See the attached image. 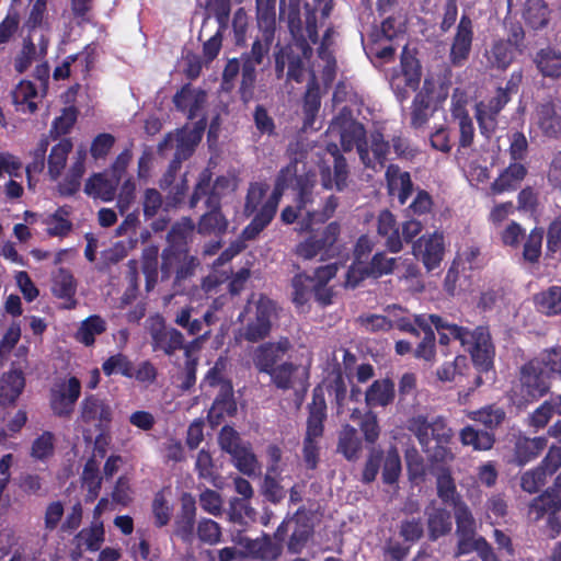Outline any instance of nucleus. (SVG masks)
Returning a JSON list of instances; mask_svg holds the SVG:
<instances>
[{
  "label": "nucleus",
  "instance_id": "49",
  "mask_svg": "<svg viewBox=\"0 0 561 561\" xmlns=\"http://www.w3.org/2000/svg\"><path fill=\"white\" fill-rule=\"evenodd\" d=\"M468 417L483 424L486 428L497 427L505 417V412L494 405L484 407L477 411L468 412Z\"/></svg>",
  "mask_w": 561,
  "mask_h": 561
},
{
  "label": "nucleus",
  "instance_id": "28",
  "mask_svg": "<svg viewBox=\"0 0 561 561\" xmlns=\"http://www.w3.org/2000/svg\"><path fill=\"white\" fill-rule=\"evenodd\" d=\"M24 385V376L21 370L12 369L4 374L0 379V401L13 403L21 394Z\"/></svg>",
  "mask_w": 561,
  "mask_h": 561
},
{
  "label": "nucleus",
  "instance_id": "33",
  "mask_svg": "<svg viewBox=\"0 0 561 561\" xmlns=\"http://www.w3.org/2000/svg\"><path fill=\"white\" fill-rule=\"evenodd\" d=\"M325 409L327 407L324 399L314 394L313 403L310 407V414L307 422V433L305 438L318 440L322 436Z\"/></svg>",
  "mask_w": 561,
  "mask_h": 561
},
{
  "label": "nucleus",
  "instance_id": "53",
  "mask_svg": "<svg viewBox=\"0 0 561 561\" xmlns=\"http://www.w3.org/2000/svg\"><path fill=\"white\" fill-rule=\"evenodd\" d=\"M198 539L209 546L217 545L221 539V528L218 523L209 518H202L196 528Z\"/></svg>",
  "mask_w": 561,
  "mask_h": 561
},
{
  "label": "nucleus",
  "instance_id": "11",
  "mask_svg": "<svg viewBox=\"0 0 561 561\" xmlns=\"http://www.w3.org/2000/svg\"><path fill=\"white\" fill-rule=\"evenodd\" d=\"M413 255L421 260L427 271L436 268L444 256V237L439 232L424 234L412 244Z\"/></svg>",
  "mask_w": 561,
  "mask_h": 561
},
{
  "label": "nucleus",
  "instance_id": "50",
  "mask_svg": "<svg viewBox=\"0 0 561 561\" xmlns=\"http://www.w3.org/2000/svg\"><path fill=\"white\" fill-rule=\"evenodd\" d=\"M158 247H147L142 251V272L146 275V287L150 290L154 287L158 278Z\"/></svg>",
  "mask_w": 561,
  "mask_h": 561
},
{
  "label": "nucleus",
  "instance_id": "48",
  "mask_svg": "<svg viewBox=\"0 0 561 561\" xmlns=\"http://www.w3.org/2000/svg\"><path fill=\"white\" fill-rule=\"evenodd\" d=\"M227 227V219L217 208H215L202 216L197 231L202 234H219L225 232Z\"/></svg>",
  "mask_w": 561,
  "mask_h": 561
},
{
  "label": "nucleus",
  "instance_id": "6",
  "mask_svg": "<svg viewBox=\"0 0 561 561\" xmlns=\"http://www.w3.org/2000/svg\"><path fill=\"white\" fill-rule=\"evenodd\" d=\"M147 329L153 351H161L172 356L176 351L191 350L188 345H184V335L179 330L167 327L161 316L150 317L147 320Z\"/></svg>",
  "mask_w": 561,
  "mask_h": 561
},
{
  "label": "nucleus",
  "instance_id": "42",
  "mask_svg": "<svg viewBox=\"0 0 561 561\" xmlns=\"http://www.w3.org/2000/svg\"><path fill=\"white\" fill-rule=\"evenodd\" d=\"M448 89L439 79L430 77L424 80L423 87L415 98L423 99L426 103L436 106V104L446 100Z\"/></svg>",
  "mask_w": 561,
  "mask_h": 561
},
{
  "label": "nucleus",
  "instance_id": "57",
  "mask_svg": "<svg viewBox=\"0 0 561 561\" xmlns=\"http://www.w3.org/2000/svg\"><path fill=\"white\" fill-rule=\"evenodd\" d=\"M236 467L244 474H255L259 466L254 454L247 447L241 446L236 453L231 454Z\"/></svg>",
  "mask_w": 561,
  "mask_h": 561
},
{
  "label": "nucleus",
  "instance_id": "17",
  "mask_svg": "<svg viewBox=\"0 0 561 561\" xmlns=\"http://www.w3.org/2000/svg\"><path fill=\"white\" fill-rule=\"evenodd\" d=\"M288 348L287 340L262 344L254 351L253 363L260 371L270 374L276 368L275 364L283 358Z\"/></svg>",
  "mask_w": 561,
  "mask_h": 561
},
{
  "label": "nucleus",
  "instance_id": "51",
  "mask_svg": "<svg viewBox=\"0 0 561 561\" xmlns=\"http://www.w3.org/2000/svg\"><path fill=\"white\" fill-rule=\"evenodd\" d=\"M293 301L298 307H304L313 291V279L310 276L299 274L293 278Z\"/></svg>",
  "mask_w": 561,
  "mask_h": 561
},
{
  "label": "nucleus",
  "instance_id": "46",
  "mask_svg": "<svg viewBox=\"0 0 561 561\" xmlns=\"http://www.w3.org/2000/svg\"><path fill=\"white\" fill-rule=\"evenodd\" d=\"M248 547L250 552L255 558L263 561H274L280 556L282 552V546L268 537L253 540Z\"/></svg>",
  "mask_w": 561,
  "mask_h": 561
},
{
  "label": "nucleus",
  "instance_id": "13",
  "mask_svg": "<svg viewBox=\"0 0 561 561\" xmlns=\"http://www.w3.org/2000/svg\"><path fill=\"white\" fill-rule=\"evenodd\" d=\"M390 153L389 144L383 139L379 131L371 133L368 139L358 144V154L366 168L379 171L383 168L388 154Z\"/></svg>",
  "mask_w": 561,
  "mask_h": 561
},
{
  "label": "nucleus",
  "instance_id": "47",
  "mask_svg": "<svg viewBox=\"0 0 561 561\" xmlns=\"http://www.w3.org/2000/svg\"><path fill=\"white\" fill-rule=\"evenodd\" d=\"M436 488L438 496L445 503H450L454 505L459 503L456 484L448 469L442 468L437 471Z\"/></svg>",
  "mask_w": 561,
  "mask_h": 561
},
{
  "label": "nucleus",
  "instance_id": "41",
  "mask_svg": "<svg viewBox=\"0 0 561 561\" xmlns=\"http://www.w3.org/2000/svg\"><path fill=\"white\" fill-rule=\"evenodd\" d=\"M106 330V322L100 316H90L83 320L76 333V339L85 346L93 345L95 336Z\"/></svg>",
  "mask_w": 561,
  "mask_h": 561
},
{
  "label": "nucleus",
  "instance_id": "2",
  "mask_svg": "<svg viewBox=\"0 0 561 561\" xmlns=\"http://www.w3.org/2000/svg\"><path fill=\"white\" fill-rule=\"evenodd\" d=\"M552 377L561 378V347L542 351L520 370V387L526 402L542 397L550 388Z\"/></svg>",
  "mask_w": 561,
  "mask_h": 561
},
{
  "label": "nucleus",
  "instance_id": "62",
  "mask_svg": "<svg viewBox=\"0 0 561 561\" xmlns=\"http://www.w3.org/2000/svg\"><path fill=\"white\" fill-rule=\"evenodd\" d=\"M55 437L50 432H44L32 444L31 456L37 460H45L54 453Z\"/></svg>",
  "mask_w": 561,
  "mask_h": 561
},
{
  "label": "nucleus",
  "instance_id": "34",
  "mask_svg": "<svg viewBox=\"0 0 561 561\" xmlns=\"http://www.w3.org/2000/svg\"><path fill=\"white\" fill-rule=\"evenodd\" d=\"M195 504L184 501L182 512L175 522V534L185 542H192L194 538Z\"/></svg>",
  "mask_w": 561,
  "mask_h": 561
},
{
  "label": "nucleus",
  "instance_id": "18",
  "mask_svg": "<svg viewBox=\"0 0 561 561\" xmlns=\"http://www.w3.org/2000/svg\"><path fill=\"white\" fill-rule=\"evenodd\" d=\"M329 131L331 135H339L344 151H350L354 146L363 144L365 130L362 124L351 119H335L332 122Z\"/></svg>",
  "mask_w": 561,
  "mask_h": 561
},
{
  "label": "nucleus",
  "instance_id": "14",
  "mask_svg": "<svg viewBox=\"0 0 561 561\" xmlns=\"http://www.w3.org/2000/svg\"><path fill=\"white\" fill-rule=\"evenodd\" d=\"M561 508V502L556 496L543 494L535 499L529 506V516L538 520L548 514L547 527L550 538H556L561 533V517L557 513Z\"/></svg>",
  "mask_w": 561,
  "mask_h": 561
},
{
  "label": "nucleus",
  "instance_id": "31",
  "mask_svg": "<svg viewBox=\"0 0 561 561\" xmlns=\"http://www.w3.org/2000/svg\"><path fill=\"white\" fill-rule=\"evenodd\" d=\"M427 526L430 537L435 540L451 529L450 514L442 507L432 504L427 511Z\"/></svg>",
  "mask_w": 561,
  "mask_h": 561
},
{
  "label": "nucleus",
  "instance_id": "39",
  "mask_svg": "<svg viewBox=\"0 0 561 561\" xmlns=\"http://www.w3.org/2000/svg\"><path fill=\"white\" fill-rule=\"evenodd\" d=\"M460 442L465 446H471L474 450H489L493 447L494 436L488 431H479L468 425L459 433Z\"/></svg>",
  "mask_w": 561,
  "mask_h": 561
},
{
  "label": "nucleus",
  "instance_id": "10",
  "mask_svg": "<svg viewBox=\"0 0 561 561\" xmlns=\"http://www.w3.org/2000/svg\"><path fill=\"white\" fill-rule=\"evenodd\" d=\"M414 322L424 332V337L415 348L414 356L432 362L435 357V334L431 327L434 325L440 332V329H448L451 324L436 314H415Z\"/></svg>",
  "mask_w": 561,
  "mask_h": 561
},
{
  "label": "nucleus",
  "instance_id": "36",
  "mask_svg": "<svg viewBox=\"0 0 561 561\" xmlns=\"http://www.w3.org/2000/svg\"><path fill=\"white\" fill-rule=\"evenodd\" d=\"M37 96V90L30 81H21L12 91V99L18 110L23 113H34L37 104L34 99Z\"/></svg>",
  "mask_w": 561,
  "mask_h": 561
},
{
  "label": "nucleus",
  "instance_id": "56",
  "mask_svg": "<svg viewBox=\"0 0 561 561\" xmlns=\"http://www.w3.org/2000/svg\"><path fill=\"white\" fill-rule=\"evenodd\" d=\"M68 211L64 208L58 209L55 214L46 219V231L50 236L62 237L71 229V222L67 219Z\"/></svg>",
  "mask_w": 561,
  "mask_h": 561
},
{
  "label": "nucleus",
  "instance_id": "43",
  "mask_svg": "<svg viewBox=\"0 0 561 561\" xmlns=\"http://www.w3.org/2000/svg\"><path fill=\"white\" fill-rule=\"evenodd\" d=\"M268 375L277 388L289 389L296 386L300 375L302 376L305 373L300 371L297 366L285 363L271 370Z\"/></svg>",
  "mask_w": 561,
  "mask_h": 561
},
{
  "label": "nucleus",
  "instance_id": "3",
  "mask_svg": "<svg viewBox=\"0 0 561 561\" xmlns=\"http://www.w3.org/2000/svg\"><path fill=\"white\" fill-rule=\"evenodd\" d=\"M277 317V306L273 300L263 295L259 297L253 295L239 316L242 327L237 339L252 343L264 340L268 336Z\"/></svg>",
  "mask_w": 561,
  "mask_h": 561
},
{
  "label": "nucleus",
  "instance_id": "59",
  "mask_svg": "<svg viewBox=\"0 0 561 561\" xmlns=\"http://www.w3.org/2000/svg\"><path fill=\"white\" fill-rule=\"evenodd\" d=\"M102 369L105 375L111 376L113 374H122L126 377L134 376V369L131 363L128 358L123 354H116L107 358L103 365Z\"/></svg>",
  "mask_w": 561,
  "mask_h": 561
},
{
  "label": "nucleus",
  "instance_id": "27",
  "mask_svg": "<svg viewBox=\"0 0 561 561\" xmlns=\"http://www.w3.org/2000/svg\"><path fill=\"white\" fill-rule=\"evenodd\" d=\"M276 3L256 0L257 27L263 39L273 41L276 28Z\"/></svg>",
  "mask_w": 561,
  "mask_h": 561
},
{
  "label": "nucleus",
  "instance_id": "45",
  "mask_svg": "<svg viewBox=\"0 0 561 561\" xmlns=\"http://www.w3.org/2000/svg\"><path fill=\"white\" fill-rule=\"evenodd\" d=\"M538 309L548 316L561 313V286H552L536 296Z\"/></svg>",
  "mask_w": 561,
  "mask_h": 561
},
{
  "label": "nucleus",
  "instance_id": "40",
  "mask_svg": "<svg viewBox=\"0 0 561 561\" xmlns=\"http://www.w3.org/2000/svg\"><path fill=\"white\" fill-rule=\"evenodd\" d=\"M334 34V30L329 27L325 31L320 47L318 49V55L324 62L323 78L327 83L331 82L335 76V59L332 51Z\"/></svg>",
  "mask_w": 561,
  "mask_h": 561
},
{
  "label": "nucleus",
  "instance_id": "60",
  "mask_svg": "<svg viewBox=\"0 0 561 561\" xmlns=\"http://www.w3.org/2000/svg\"><path fill=\"white\" fill-rule=\"evenodd\" d=\"M397 259L387 257L385 253H376L368 267H366L367 275L373 277H380L393 272Z\"/></svg>",
  "mask_w": 561,
  "mask_h": 561
},
{
  "label": "nucleus",
  "instance_id": "61",
  "mask_svg": "<svg viewBox=\"0 0 561 561\" xmlns=\"http://www.w3.org/2000/svg\"><path fill=\"white\" fill-rule=\"evenodd\" d=\"M83 486L88 490L89 500L93 501L101 488V479L99 477L98 466L93 460L85 463L82 472Z\"/></svg>",
  "mask_w": 561,
  "mask_h": 561
},
{
  "label": "nucleus",
  "instance_id": "26",
  "mask_svg": "<svg viewBox=\"0 0 561 561\" xmlns=\"http://www.w3.org/2000/svg\"><path fill=\"white\" fill-rule=\"evenodd\" d=\"M551 14L552 11L545 0H526L523 16L533 28L546 27L550 22Z\"/></svg>",
  "mask_w": 561,
  "mask_h": 561
},
{
  "label": "nucleus",
  "instance_id": "24",
  "mask_svg": "<svg viewBox=\"0 0 561 561\" xmlns=\"http://www.w3.org/2000/svg\"><path fill=\"white\" fill-rule=\"evenodd\" d=\"M236 411L237 404L232 398V386L224 383L222 391H219L208 412V421L211 425H218L222 417L231 416Z\"/></svg>",
  "mask_w": 561,
  "mask_h": 561
},
{
  "label": "nucleus",
  "instance_id": "29",
  "mask_svg": "<svg viewBox=\"0 0 561 561\" xmlns=\"http://www.w3.org/2000/svg\"><path fill=\"white\" fill-rule=\"evenodd\" d=\"M394 397L393 383L388 379L374 381L365 393V401L369 408L386 407Z\"/></svg>",
  "mask_w": 561,
  "mask_h": 561
},
{
  "label": "nucleus",
  "instance_id": "54",
  "mask_svg": "<svg viewBox=\"0 0 561 561\" xmlns=\"http://www.w3.org/2000/svg\"><path fill=\"white\" fill-rule=\"evenodd\" d=\"M340 236V225L337 222H330L323 231L313 234L314 241L320 245L327 255L332 256L335 253V243Z\"/></svg>",
  "mask_w": 561,
  "mask_h": 561
},
{
  "label": "nucleus",
  "instance_id": "15",
  "mask_svg": "<svg viewBox=\"0 0 561 561\" xmlns=\"http://www.w3.org/2000/svg\"><path fill=\"white\" fill-rule=\"evenodd\" d=\"M508 101L510 95L507 91L500 88L490 100L481 101L477 104L476 116L483 134L494 130L496 116Z\"/></svg>",
  "mask_w": 561,
  "mask_h": 561
},
{
  "label": "nucleus",
  "instance_id": "4",
  "mask_svg": "<svg viewBox=\"0 0 561 561\" xmlns=\"http://www.w3.org/2000/svg\"><path fill=\"white\" fill-rule=\"evenodd\" d=\"M450 334L461 345H469L472 360L481 371H489L493 366L494 348L491 343L490 333L485 328L479 327L470 332L461 327L453 324L448 327Z\"/></svg>",
  "mask_w": 561,
  "mask_h": 561
},
{
  "label": "nucleus",
  "instance_id": "19",
  "mask_svg": "<svg viewBox=\"0 0 561 561\" xmlns=\"http://www.w3.org/2000/svg\"><path fill=\"white\" fill-rule=\"evenodd\" d=\"M377 233L385 239L386 248L392 252L398 253L402 250V239L400 236V228L394 215L383 209L377 217Z\"/></svg>",
  "mask_w": 561,
  "mask_h": 561
},
{
  "label": "nucleus",
  "instance_id": "12",
  "mask_svg": "<svg viewBox=\"0 0 561 561\" xmlns=\"http://www.w3.org/2000/svg\"><path fill=\"white\" fill-rule=\"evenodd\" d=\"M473 41V24L468 15H462L453 37L449 61L455 67L462 66L469 58Z\"/></svg>",
  "mask_w": 561,
  "mask_h": 561
},
{
  "label": "nucleus",
  "instance_id": "58",
  "mask_svg": "<svg viewBox=\"0 0 561 561\" xmlns=\"http://www.w3.org/2000/svg\"><path fill=\"white\" fill-rule=\"evenodd\" d=\"M435 111V106L426 103L423 99L415 98L411 111V126L415 129L423 128Z\"/></svg>",
  "mask_w": 561,
  "mask_h": 561
},
{
  "label": "nucleus",
  "instance_id": "37",
  "mask_svg": "<svg viewBox=\"0 0 561 561\" xmlns=\"http://www.w3.org/2000/svg\"><path fill=\"white\" fill-rule=\"evenodd\" d=\"M320 92L316 81L312 79L304 99V130L314 128V121L320 110Z\"/></svg>",
  "mask_w": 561,
  "mask_h": 561
},
{
  "label": "nucleus",
  "instance_id": "22",
  "mask_svg": "<svg viewBox=\"0 0 561 561\" xmlns=\"http://www.w3.org/2000/svg\"><path fill=\"white\" fill-rule=\"evenodd\" d=\"M118 183L117 176L114 178L107 173H98L87 181L84 192L94 198L108 202L114 198Z\"/></svg>",
  "mask_w": 561,
  "mask_h": 561
},
{
  "label": "nucleus",
  "instance_id": "20",
  "mask_svg": "<svg viewBox=\"0 0 561 561\" xmlns=\"http://www.w3.org/2000/svg\"><path fill=\"white\" fill-rule=\"evenodd\" d=\"M333 165L322 167L321 183L327 190L343 191L348 184V170L345 159L332 152Z\"/></svg>",
  "mask_w": 561,
  "mask_h": 561
},
{
  "label": "nucleus",
  "instance_id": "44",
  "mask_svg": "<svg viewBox=\"0 0 561 561\" xmlns=\"http://www.w3.org/2000/svg\"><path fill=\"white\" fill-rule=\"evenodd\" d=\"M537 67L546 77H561V53L552 49H542L536 58Z\"/></svg>",
  "mask_w": 561,
  "mask_h": 561
},
{
  "label": "nucleus",
  "instance_id": "5",
  "mask_svg": "<svg viewBox=\"0 0 561 561\" xmlns=\"http://www.w3.org/2000/svg\"><path fill=\"white\" fill-rule=\"evenodd\" d=\"M81 396V381L76 376L57 379L49 390V408L53 414L70 419Z\"/></svg>",
  "mask_w": 561,
  "mask_h": 561
},
{
  "label": "nucleus",
  "instance_id": "23",
  "mask_svg": "<svg viewBox=\"0 0 561 561\" xmlns=\"http://www.w3.org/2000/svg\"><path fill=\"white\" fill-rule=\"evenodd\" d=\"M175 106L187 113L188 118H195L198 111L206 102V93L199 89H192L190 85L184 87L180 92L174 95Z\"/></svg>",
  "mask_w": 561,
  "mask_h": 561
},
{
  "label": "nucleus",
  "instance_id": "9",
  "mask_svg": "<svg viewBox=\"0 0 561 561\" xmlns=\"http://www.w3.org/2000/svg\"><path fill=\"white\" fill-rule=\"evenodd\" d=\"M420 78L419 61L404 49L401 57V71L391 78V88L400 100H405L409 92L417 88Z\"/></svg>",
  "mask_w": 561,
  "mask_h": 561
},
{
  "label": "nucleus",
  "instance_id": "21",
  "mask_svg": "<svg viewBox=\"0 0 561 561\" xmlns=\"http://www.w3.org/2000/svg\"><path fill=\"white\" fill-rule=\"evenodd\" d=\"M386 180L389 195L397 196L399 203L404 205L413 191L410 173L390 164L386 171Z\"/></svg>",
  "mask_w": 561,
  "mask_h": 561
},
{
  "label": "nucleus",
  "instance_id": "7",
  "mask_svg": "<svg viewBox=\"0 0 561 561\" xmlns=\"http://www.w3.org/2000/svg\"><path fill=\"white\" fill-rule=\"evenodd\" d=\"M113 414V408L107 400L89 394L80 402L78 420L103 432L108 428Z\"/></svg>",
  "mask_w": 561,
  "mask_h": 561
},
{
  "label": "nucleus",
  "instance_id": "32",
  "mask_svg": "<svg viewBox=\"0 0 561 561\" xmlns=\"http://www.w3.org/2000/svg\"><path fill=\"white\" fill-rule=\"evenodd\" d=\"M84 160H85V151L78 150L76 161L70 167L65 181L58 185L60 194L72 195L79 190L80 180L85 171Z\"/></svg>",
  "mask_w": 561,
  "mask_h": 561
},
{
  "label": "nucleus",
  "instance_id": "1",
  "mask_svg": "<svg viewBox=\"0 0 561 561\" xmlns=\"http://www.w3.org/2000/svg\"><path fill=\"white\" fill-rule=\"evenodd\" d=\"M299 161L295 159L284 168L276 182V186L271 196L263 203L264 196L268 191L265 183H252L248 190L244 205V214L251 216L256 213L253 220L243 229L242 239H254L273 219L282 192L285 187L296 182L299 191L296 206H287L280 214L283 222L290 225L297 221L300 232L310 231L312 228L328 220L337 207V198L333 195L321 198L313 193L316 175L306 173L299 175Z\"/></svg>",
  "mask_w": 561,
  "mask_h": 561
},
{
  "label": "nucleus",
  "instance_id": "64",
  "mask_svg": "<svg viewBox=\"0 0 561 561\" xmlns=\"http://www.w3.org/2000/svg\"><path fill=\"white\" fill-rule=\"evenodd\" d=\"M401 472V460L399 453L396 448H390L387 451L383 462L382 479L385 483H394Z\"/></svg>",
  "mask_w": 561,
  "mask_h": 561
},
{
  "label": "nucleus",
  "instance_id": "63",
  "mask_svg": "<svg viewBox=\"0 0 561 561\" xmlns=\"http://www.w3.org/2000/svg\"><path fill=\"white\" fill-rule=\"evenodd\" d=\"M410 430L417 437L419 443L422 445L424 451H431L433 449L435 440L431 435V427L426 419L422 416L413 419Z\"/></svg>",
  "mask_w": 561,
  "mask_h": 561
},
{
  "label": "nucleus",
  "instance_id": "25",
  "mask_svg": "<svg viewBox=\"0 0 561 561\" xmlns=\"http://www.w3.org/2000/svg\"><path fill=\"white\" fill-rule=\"evenodd\" d=\"M527 174L525 165L522 163H511L500 176L492 183L490 190L492 194H502L504 192L516 190Z\"/></svg>",
  "mask_w": 561,
  "mask_h": 561
},
{
  "label": "nucleus",
  "instance_id": "52",
  "mask_svg": "<svg viewBox=\"0 0 561 561\" xmlns=\"http://www.w3.org/2000/svg\"><path fill=\"white\" fill-rule=\"evenodd\" d=\"M513 48L507 42H496L488 51L489 62L496 68H506L513 59Z\"/></svg>",
  "mask_w": 561,
  "mask_h": 561
},
{
  "label": "nucleus",
  "instance_id": "55",
  "mask_svg": "<svg viewBox=\"0 0 561 561\" xmlns=\"http://www.w3.org/2000/svg\"><path fill=\"white\" fill-rule=\"evenodd\" d=\"M468 367L465 356H456L453 362L444 363L436 371L437 378L443 381H454L458 375H462Z\"/></svg>",
  "mask_w": 561,
  "mask_h": 561
},
{
  "label": "nucleus",
  "instance_id": "38",
  "mask_svg": "<svg viewBox=\"0 0 561 561\" xmlns=\"http://www.w3.org/2000/svg\"><path fill=\"white\" fill-rule=\"evenodd\" d=\"M360 448L362 442L357 435V431L348 424L344 425L339 434L337 450L342 453L346 459L355 460L358 458Z\"/></svg>",
  "mask_w": 561,
  "mask_h": 561
},
{
  "label": "nucleus",
  "instance_id": "30",
  "mask_svg": "<svg viewBox=\"0 0 561 561\" xmlns=\"http://www.w3.org/2000/svg\"><path fill=\"white\" fill-rule=\"evenodd\" d=\"M51 291L58 298L71 300V304L67 306L68 308L75 307L76 301L72 298L77 291V282L69 271L59 268L54 274Z\"/></svg>",
  "mask_w": 561,
  "mask_h": 561
},
{
  "label": "nucleus",
  "instance_id": "35",
  "mask_svg": "<svg viewBox=\"0 0 561 561\" xmlns=\"http://www.w3.org/2000/svg\"><path fill=\"white\" fill-rule=\"evenodd\" d=\"M72 150V144L69 139H62L55 145L48 156V173L51 180H57L64 171L68 154Z\"/></svg>",
  "mask_w": 561,
  "mask_h": 561
},
{
  "label": "nucleus",
  "instance_id": "8",
  "mask_svg": "<svg viewBox=\"0 0 561 561\" xmlns=\"http://www.w3.org/2000/svg\"><path fill=\"white\" fill-rule=\"evenodd\" d=\"M202 129H182L175 134H169L164 141L159 145L160 151L169 148H175V156L172 168H176L183 160L187 159L194 151V148L202 139Z\"/></svg>",
  "mask_w": 561,
  "mask_h": 561
},
{
  "label": "nucleus",
  "instance_id": "16",
  "mask_svg": "<svg viewBox=\"0 0 561 561\" xmlns=\"http://www.w3.org/2000/svg\"><path fill=\"white\" fill-rule=\"evenodd\" d=\"M535 124L549 138L561 135V105L554 101L539 104L535 113Z\"/></svg>",
  "mask_w": 561,
  "mask_h": 561
}]
</instances>
